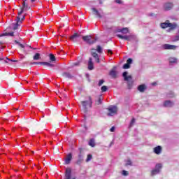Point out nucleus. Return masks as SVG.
I'll return each instance as SVG.
<instances>
[{
  "label": "nucleus",
  "mask_w": 179,
  "mask_h": 179,
  "mask_svg": "<svg viewBox=\"0 0 179 179\" xmlns=\"http://www.w3.org/2000/svg\"><path fill=\"white\" fill-rule=\"evenodd\" d=\"M29 9H30V7L29 6V5L26 4V1H23L21 10L18 13V16H17V18H16V23L11 24L10 26L8 27L7 29L9 30H13V31H15V30H17V27H19V24L22 23L23 20H24V19H26V16L24 15L22 17H20L22 15V13H23L24 10L27 11Z\"/></svg>",
  "instance_id": "nucleus-1"
},
{
  "label": "nucleus",
  "mask_w": 179,
  "mask_h": 179,
  "mask_svg": "<svg viewBox=\"0 0 179 179\" xmlns=\"http://www.w3.org/2000/svg\"><path fill=\"white\" fill-rule=\"evenodd\" d=\"M162 29H167L169 27V31L171 30H174L177 27L176 23H170L169 20H166L165 22H162L160 24Z\"/></svg>",
  "instance_id": "nucleus-2"
},
{
  "label": "nucleus",
  "mask_w": 179,
  "mask_h": 179,
  "mask_svg": "<svg viewBox=\"0 0 179 179\" xmlns=\"http://www.w3.org/2000/svg\"><path fill=\"white\" fill-rule=\"evenodd\" d=\"M108 113H107V115L108 117H113V115H117L118 113V108L115 106H110L108 108Z\"/></svg>",
  "instance_id": "nucleus-3"
},
{
  "label": "nucleus",
  "mask_w": 179,
  "mask_h": 179,
  "mask_svg": "<svg viewBox=\"0 0 179 179\" xmlns=\"http://www.w3.org/2000/svg\"><path fill=\"white\" fill-rule=\"evenodd\" d=\"M83 40L87 43V44H94L96 41H97V38L92 36H83Z\"/></svg>",
  "instance_id": "nucleus-4"
},
{
  "label": "nucleus",
  "mask_w": 179,
  "mask_h": 179,
  "mask_svg": "<svg viewBox=\"0 0 179 179\" xmlns=\"http://www.w3.org/2000/svg\"><path fill=\"white\" fill-rule=\"evenodd\" d=\"M89 101H82L81 104L85 110V111H87V106L89 107H92V104H93V101H92V96H88Z\"/></svg>",
  "instance_id": "nucleus-5"
},
{
  "label": "nucleus",
  "mask_w": 179,
  "mask_h": 179,
  "mask_svg": "<svg viewBox=\"0 0 179 179\" xmlns=\"http://www.w3.org/2000/svg\"><path fill=\"white\" fill-rule=\"evenodd\" d=\"M122 76L126 82H128V86L129 89H131L132 87V83H131V80H132V76H128V72L124 71L122 74Z\"/></svg>",
  "instance_id": "nucleus-6"
},
{
  "label": "nucleus",
  "mask_w": 179,
  "mask_h": 179,
  "mask_svg": "<svg viewBox=\"0 0 179 179\" xmlns=\"http://www.w3.org/2000/svg\"><path fill=\"white\" fill-rule=\"evenodd\" d=\"M117 37H118V38H121V40H127V41H132V40L136 39V36L134 35L122 36L120 34H117Z\"/></svg>",
  "instance_id": "nucleus-7"
},
{
  "label": "nucleus",
  "mask_w": 179,
  "mask_h": 179,
  "mask_svg": "<svg viewBox=\"0 0 179 179\" xmlns=\"http://www.w3.org/2000/svg\"><path fill=\"white\" fill-rule=\"evenodd\" d=\"M162 164H157L155 169L151 171V176H156V174H159L160 173V170H162Z\"/></svg>",
  "instance_id": "nucleus-8"
},
{
  "label": "nucleus",
  "mask_w": 179,
  "mask_h": 179,
  "mask_svg": "<svg viewBox=\"0 0 179 179\" xmlns=\"http://www.w3.org/2000/svg\"><path fill=\"white\" fill-rule=\"evenodd\" d=\"M85 157V155H83V152H82V150L80 149V153L78 155V158L76 162V164H78V166H80L82 163H83V158Z\"/></svg>",
  "instance_id": "nucleus-9"
},
{
  "label": "nucleus",
  "mask_w": 179,
  "mask_h": 179,
  "mask_svg": "<svg viewBox=\"0 0 179 179\" xmlns=\"http://www.w3.org/2000/svg\"><path fill=\"white\" fill-rule=\"evenodd\" d=\"M91 55L93 57V58L95 59L96 62H97V64H99L100 62V57H99V55L97 54V52H96L95 49H92L91 50Z\"/></svg>",
  "instance_id": "nucleus-10"
},
{
  "label": "nucleus",
  "mask_w": 179,
  "mask_h": 179,
  "mask_svg": "<svg viewBox=\"0 0 179 179\" xmlns=\"http://www.w3.org/2000/svg\"><path fill=\"white\" fill-rule=\"evenodd\" d=\"M91 9L93 15H95V16L99 17V19H101V17H103V13H100L98 10L96 9V8H92Z\"/></svg>",
  "instance_id": "nucleus-11"
},
{
  "label": "nucleus",
  "mask_w": 179,
  "mask_h": 179,
  "mask_svg": "<svg viewBox=\"0 0 179 179\" xmlns=\"http://www.w3.org/2000/svg\"><path fill=\"white\" fill-rule=\"evenodd\" d=\"M163 50H176L177 48L176 45L170 44H164L162 45Z\"/></svg>",
  "instance_id": "nucleus-12"
},
{
  "label": "nucleus",
  "mask_w": 179,
  "mask_h": 179,
  "mask_svg": "<svg viewBox=\"0 0 179 179\" xmlns=\"http://www.w3.org/2000/svg\"><path fill=\"white\" fill-rule=\"evenodd\" d=\"M173 6H174V5L171 2H166V3H164V9L165 10H171V9H173Z\"/></svg>",
  "instance_id": "nucleus-13"
},
{
  "label": "nucleus",
  "mask_w": 179,
  "mask_h": 179,
  "mask_svg": "<svg viewBox=\"0 0 179 179\" xmlns=\"http://www.w3.org/2000/svg\"><path fill=\"white\" fill-rule=\"evenodd\" d=\"M79 37H80V35L78 33H75L70 37V40L76 43V41H78V38H79Z\"/></svg>",
  "instance_id": "nucleus-14"
},
{
  "label": "nucleus",
  "mask_w": 179,
  "mask_h": 179,
  "mask_svg": "<svg viewBox=\"0 0 179 179\" xmlns=\"http://www.w3.org/2000/svg\"><path fill=\"white\" fill-rule=\"evenodd\" d=\"M162 146L160 145H158L153 148V152L154 153H155V155H160L162 153Z\"/></svg>",
  "instance_id": "nucleus-15"
},
{
  "label": "nucleus",
  "mask_w": 179,
  "mask_h": 179,
  "mask_svg": "<svg viewBox=\"0 0 179 179\" xmlns=\"http://www.w3.org/2000/svg\"><path fill=\"white\" fill-rule=\"evenodd\" d=\"M88 69L90 71H93V69H94V64H93V59H92V57H90L89 59Z\"/></svg>",
  "instance_id": "nucleus-16"
},
{
  "label": "nucleus",
  "mask_w": 179,
  "mask_h": 179,
  "mask_svg": "<svg viewBox=\"0 0 179 179\" xmlns=\"http://www.w3.org/2000/svg\"><path fill=\"white\" fill-rule=\"evenodd\" d=\"M173 106H174V102L171 101H165L164 102V107H173Z\"/></svg>",
  "instance_id": "nucleus-17"
},
{
  "label": "nucleus",
  "mask_w": 179,
  "mask_h": 179,
  "mask_svg": "<svg viewBox=\"0 0 179 179\" xmlns=\"http://www.w3.org/2000/svg\"><path fill=\"white\" fill-rule=\"evenodd\" d=\"M5 36H10V37H15V31L5 32L0 34V37H4Z\"/></svg>",
  "instance_id": "nucleus-18"
},
{
  "label": "nucleus",
  "mask_w": 179,
  "mask_h": 179,
  "mask_svg": "<svg viewBox=\"0 0 179 179\" xmlns=\"http://www.w3.org/2000/svg\"><path fill=\"white\" fill-rule=\"evenodd\" d=\"M146 90V85L145 84L141 85L138 87V91L143 93Z\"/></svg>",
  "instance_id": "nucleus-19"
},
{
  "label": "nucleus",
  "mask_w": 179,
  "mask_h": 179,
  "mask_svg": "<svg viewBox=\"0 0 179 179\" xmlns=\"http://www.w3.org/2000/svg\"><path fill=\"white\" fill-rule=\"evenodd\" d=\"M71 160H72V154L70 153L69 154L66 159H65V164H69L71 163Z\"/></svg>",
  "instance_id": "nucleus-20"
},
{
  "label": "nucleus",
  "mask_w": 179,
  "mask_h": 179,
  "mask_svg": "<svg viewBox=\"0 0 179 179\" xmlns=\"http://www.w3.org/2000/svg\"><path fill=\"white\" fill-rule=\"evenodd\" d=\"M88 145L91 146V148H94V146H96V141L94 140V138H91L89 141Z\"/></svg>",
  "instance_id": "nucleus-21"
},
{
  "label": "nucleus",
  "mask_w": 179,
  "mask_h": 179,
  "mask_svg": "<svg viewBox=\"0 0 179 179\" xmlns=\"http://www.w3.org/2000/svg\"><path fill=\"white\" fill-rule=\"evenodd\" d=\"M169 63L171 64H177V62L178 61V59L176 57H170L169 59Z\"/></svg>",
  "instance_id": "nucleus-22"
},
{
  "label": "nucleus",
  "mask_w": 179,
  "mask_h": 179,
  "mask_svg": "<svg viewBox=\"0 0 179 179\" xmlns=\"http://www.w3.org/2000/svg\"><path fill=\"white\" fill-rule=\"evenodd\" d=\"M45 66H47L50 69V68H54L55 65L54 64V62H45Z\"/></svg>",
  "instance_id": "nucleus-23"
},
{
  "label": "nucleus",
  "mask_w": 179,
  "mask_h": 179,
  "mask_svg": "<svg viewBox=\"0 0 179 179\" xmlns=\"http://www.w3.org/2000/svg\"><path fill=\"white\" fill-rule=\"evenodd\" d=\"M63 76L64 78H68V79H72V78H73V76H72L71 73L66 72L63 73Z\"/></svg>",
  "instance_id": "nucleus-24"
},
{
  "label": "nucleus",
  "mask_w": 179,
  "mask_h": 179,
  "mask_svg": "<svg viewBox=\"0 0 179 179\" xmlns=\"http://www.w3.org/2000/svg\"><path fill=\"white\" fill-rule=\"evenodd\" d=\"M41 57H40V53H36L34 55V56L33 57V59L34 61H38V59H41Z\"/></svg>",
  "instance_id": "nucleus-25"
},
{
  "label": "nucleus",
  "mask_w": 179,
  "mask_h": 179,
  "mask_svg": "<svg viewBox=\"0 0 179 179\" xmlns=\"http://www.w3.org/2000/svg\"><path fill=\"white\" fill-rule=\"evenodd\" d=\"M9 62H17V60H13V59H10L8 57H6V59L4 60V62L6 64H9Z\"/></svg>",
  "instance_id": "nucleus-26"
},
{
  "label": "nucleus",
  "mask_w": 179,
  "mask_h": 179,
  "mask_svg": "<svg viewBox=\"0 0 179 179\" xmlns=\"http://www.w3.org/2000/svg\"><path fill=\"white\" fill-rule=\"evenodd\" d=\"M99 52V54H101L103 52V48H101V46L97 45L96 52Z\"/></svg>",
  "instance_id": "nucleus-27"
},
{
  "label": "nucleus",
  "mask_w": 179,
  "mask_h": 179,
  "mask_svg": "<svg viewBox=\"0 0 179 179\" xmlns=\"http://www.w3.org/2000/svg\"><path fill=\"white\" fill-rule=\"evenodd\" d=\"M110 75L113 78H117V71H114V70H112V71L110 72Z\"/></svg>",
  "instance_id": "nucleus-28"
},
{
  "label": "nucleus",
  "mask_w": 179,
  "mask_h": 179,
  "mask_svg": "<svg viewBox=\"0 0 179 179\" xmlns=\"http://www.w3.org/2000/svg\"><path fill=\"white\" fill-rule=\"evenodd\" d=\"M102 101H103V96L100 95L99 96L98 101H96V104L99 106L101 104Z\"/></svg>",
  "instance_id": "nucleus-29"
},
{
  "label": "nucleus",
  "mask_w": 179,
  "mask_h": 179,
  "mask_svg": "<svg viewBox=\"0 0 179 179\" xmlns=\"http://www.w3.org/2000/svg\"><path fill=\"white\" fill-rule=\"evenodd\" d=\"M49 58H50V62H55V56H54V55L50 54L49 55Z\"/></svg>",
  "instance_id": "nucleus-30"
},
{
  "label": "nucleus",
  "mask_w": 179,
  "mask_h": 179,
  "mask_svg": "<svg viewBox=\"0 0 179 179\" xmlns=\"http://www.w3.org/2000/svg\"><path fill=\"white\" fill-rule=\"evenodd\" d=\"M125 162V166H132V161L130 159H127Z\"/></svg>",
  "instance_id": "nucleus-31"
},
{
  "label": "nucleus",
  "mask_w": 179,
  "mask_h": 179,
  "mask_svg": "<svg viewBox=\"0 0 179 179\" xmlns=\"http://www.w3.org/2000/svg\"><path fill=\"white\" fill-rule=\"evenodd\" d=\"M135 122H136L135 118H133L131 120V121L130 122V124L129 125V128H132V127H134V125H135Z\"/></svg>",
  "instance_id": "nucleus-32"
},
{
  "label": "nucleus",
  "mask_w": 179,
  "mask_h": 179,
  "mask_svg": "<svg viewBox=\"0 0 179 179\" xmlns=\"http://www.w3.org/2000/svg\"><path fill=\"white\" fill-rule=\"evenodd\" d=\"M129 30L128 28H122V33L123 34H127L128 33Z\"/></svg>",
  "instance_id": "nucleus-33"
},
{
  "label": "nucleus",
  "mask_w": 179,
  "mask_h": 179,
  "mask_svg": "<svg viewBox=\"0 0 179 179\" xmlns=\"http://www.w3.org/2000/svg\"><path fill=\"white\" fill-rule=\"evenodd\" d=\"M130 65L128 63H126L125 64H124L123 66V69H129L130 68Z\"/></svg>",
  "instance_id": "nucleus-34"
},
{
  "label": "nucleus",
  "mask_w": 179,
  "mask_h": 179,
  "mask_svg": "<svg viewBox=\"0 0 179 179\" xmlns=\"http://www.w3.org/2000/svg\"><path fill=\"white\" fill-rule=\"evenodd\" d=\"M92 155H90V154L88 155L87 157V159H86L87 163L90 162V160H92Z\"/></svg>",
  "instance_id": "nucleus-35"
},
{
  "label": "nucleus",
  "mask_w": 179,
  "mask_h": 179,
  "mask_svg": "<svg viewBox=\"0 0 179 179\" xmlns=\"http://www.w3.org/2000/svg\"><path fill=\"white\" fill-rule=\"evenodd\" d=\"M122 176H129V173L125 170H123L122 171Z\"/></svg>",
  "instance_id": "nucleus-36"
},
{
  "label": "nucleus",
  "mask_w": 179,
  "mask_h": 179,
  "mask_svg": "<svg viewBox=\"0 0 179 179\" xmlns=\"http://www.w3.org/2000/svg\"><path fill=\"white\" fill-rule=\"evenodd\" d=\"M40 121H41V122H42L43 124H44V122H45V118L44 115H43L42 117H40Z\"/></svg>",
  "instance_id": "nucleus-37"
},
{
  "label": "nucleus",
  "mask_w": 179,
  "mask_h": 179,
  "mask_svg": "<svg viewBox=\"0 0 179 179\" xmlns=\"http://www.w3.org/2000/svg\"><path fill=\"white\" fill-rule=\"evenodd\" d=\"M34 65H45V62H34Z\"/></svg>",
  "instance_id": "nucleus-38"
},
{
  "label": "nucleus",
  "mask_w": 179,
  "mask_h": 179,
  "mask_svg": "<svg viewBox=\"0 0 179 179\" xmlns=\"http://www.w3.org/2000/svg\"><path fill=\"white\" fill-rule=\"evenodd\" d=\"M101 92H107V90H108L107 86L106 85L102 86L101 87Z\"/></svg>",
  "instance_id": "nucleus-39"
},
{
  "label": "nucleus",
  "mask_w": 179,
  "mask_h": 179,
  "mask_svg": "<svg viewBox=\"0 0 179 179\" xmlns=\"http://www.w3.org/2000/svg\"><path fill=\"white\" fill-rule=\"evenodd\" d=\"M127 64H128L129 65H131V64H132V59L129 58L127 61Z\"/></svg>",
  "instance_id": "nucleus-40"
},
{
  "label": "nucleus",
  "mask_w": 179,
  "mask_h": 179,
  "mask_svg": "<svg viewBox=\"0 0 179 179\" xmlns=\"http://www.w3.org/2000/svg\"><path fill=\"white\" fill-rule=\"evenodd\" d=\"M115 2L116 3H118L119 5H121V3H122V1L121 0H115Z\"/></svg>",
  "instance_id": "nucleus-41"
},
{
  "label": "nucleus",
  "mask_w": 179,
  "mask_h": 179,
  "mask_svg": "<svg viewBox=\"0 0 179 179\" xmlns=\"http://www.w3.org/2000/svg\"><path fill=\"white\" fill-rule=\"evenodd\" d=\"M103 83H104V80H100L99 82V86H101V85H103Z\"/></svg>",
  "instance_id": "nucleus-42"
},
{
  "label": "nucleus",
  "mask_w": 179,
  "mask_h": 179,
  "mask_svg": "<svg viewBox=\"0 0 179 179\" xmlns=\"http://www.w3.org/2000/svg\"><path fill=\"white\" fill-rule=\"evenodd\" d=\"M168 97H170L171 99H173V97H174V93L169 94L168 95Z\"/></svg>",
  "instance_id": "nucleus-43"
},
{
  "label": "nucleus",
  "mask_w": 179,
  "mask_h": 179,
  "mask_svg": "<svg viewBox=\"0 0 179 179\" xmlns=\"http://www.w3.org/2000/svg\"><path fill=\"white\" fill-rule=\"evenodd\" d=\"M110 132H114V131H115V127H112L110 129Z\"/></svg>",
  "instance_id": "nucleus-44"
},
{
  "label": "nucleus",
  "mask_w": 179,
  "mask_h": 179,
  "mask_svg": "<svg viewBox=\"0 0 179 179\" xmlns=\"http://www.w3.org/2000/svg\"><path fill=\"white\" fill-rule=\"evenodd\" d=\"M6 59H6H4V58H0V62L1 61H2V64H6L5 63V60Z\"/></svg>",
  "instance_id": "nucleus-45"
},
{
  "label": "nucleus",
  "mask_w": 179,
  "mask_h": 179,
  "mask_svg": "<svg viewBox=\"0 0 179 179\" xmlns=\"http://www.w3.org/2000/svg\"><path fill=\"white\" fill-rule=\"evenodd\" d=\"M117 33H122V29H117Z\"/></svg>",
  "instance_id": "nucleus-46"
},
{
  "label": "nucleus",
  "mask_w": 179,
  "mask_h": 179,
  "mask_svg": "<svg viewBox=\"0 0 179 179\" xmlns=\"http://www.w3.org/2000/svg\"><path fill=\"white\" fill-rule=\"evenodd\" d=\"M20 47H21V48H24V45H23V44L22 43H19Z\"/></svg>",
  "instance_id": "nucleus-47"
},
{
  "label": "nucleus",
  "mask_w": 179,
  "mask_h": 179,
  "mask_svg": "<svg viewBox=\"0 0 179 179\" xmlns=\"http://www.w3.org/2000/svg\"><path fill=\"white\" fill-rule=\"evenodd\" d=\"M108 54H110V55L113 54V52L111 51V50H108Z\"/></svg>",
  "instance_id": "nucleus-48"
},
{
  "label": "nucleus",
  "mask_w": 179,
  "mask_h": 179,
  "mask_svg": "<svg viewBox=\"0 0 179 179\" xmlns=\"http://www.w3.org/2000/svg\"><path fill=\"white\" fill-rule=\"evenodd\" d=\"M3 44H5V41H0V45H3Z\"/></svg>",
  "instance_id": "nucleus-49"
},
{
  "label": "nucleus",
  "mask_w": 179,
  "mask_h": 179,
  "mask_svg": "<svg viewBox=\"0 0 179 179\" xmlns=\"http://www.w3.org/2000/svg\"><path fill=\"white\" fill-rule=\"evenodd\" d=\"M15 44H18V45L20 44V43L17 41H15Z\"/></svg>",
  "instance_id": "nucleus-50"
},
{
  "label": "nucleus",
  "mask_w": 179,
  "mask_h": 179,
  "mask_svg": "<svg viewBox=\"0 0 179 179\" xmlns=\"http://www.w3.org/2000/svg\"><path fill=\"white\" fill-rule=\"evenodd\" d=\"M100 5L103 4V1L101 0H99Z\"/></svg>",
  "instance_id": "nucleus-51"
},
{
  "label": "nucleus",
  "mask_w": 179,
  "mask_h": 179,
  "mask_svg": "<svg viewBox=\"0 0 179 179\" xmlns=\"http://www.w3.org/2000/svg\"><path fill=\"white\" fill-rule=\"evenodd\" d=\"M74 65H76V66L79 65V62L75 63Z\"/></svg>",
  "instance_id": "nucleus-52"
},
{
  "label": "nucleus",
  "mask_w": 179,
  "mask_h": 179,
  "mask_svg": "<svg viewBox=\"0 0 179 179\" xmlns=\"http://www.w3.org/2000/svg\"><path fill=\"white\" fill-rule=\"evenodd\" d=\"M31 2L33 3V2H36V0H31Z\"/></svg>",
  "instance_id": "nucleus-53"
},
{
  "label": "nucleus",
  "mask_w": 179,
  "mask_h": 179,
  "mask_svg": "<svg viewBox=\"0 0 179 179\" xmlns=\"http://www.w3.org/2000/svg\"><path fill=\"white\" fill-rule=\"evenodd\" d=\"M152 86H156V83H153Z\"/></svg>",
  "instance_id": "nucleus-54"
},
{
  "label": "nucleus",
  "mask_w": 179,
  "mask_h": 179,
  "mask_svg": "<svg viewBox=\"0 0 179 179\" xmlns=\"http://www.w3.org/2000/svg\"><path fill=\"white\" fill-rule=\"evenodd\" d=\"M29 48H33L31 46H29Z\"/></svg>",
  "instance_id": "nucleus-55"
},
{
  "label": "nucleus",
  "mask_w": 179,
  "mask_h": 179,
  "mask_svg": "<svg viewBox=\"0 0 179 179\" xmlns=\"http://www.w3.org/2000/svg\"><path fill=\"white\" fill-rule=\"evenodd\" d=\"M26 1H27V0H24L23 1L26 2Z\"/></svg>",
  "instance_id": "nucleus-56"
},
{
  "label": "nucleus",
  "mask_w": 179,
  "mask_h": 179,
  "mask_svg": "<svg viewBox=\"0 0 179 179\" xmlns=\"http://www.w3.org/2000/svg\"><path fill=\"white\" fill-rule=\"evenodd\" d=\"M34 50H36V48H34Z\"/></svg>",
  "instance_id": "nucleus-57"
},
{
  "label": "nucleus",
  "mask_w": 179,
  "mask_h": 179,
  "mask_svg": "<svg viewBox=\"0 0 179 179\" xmlns=\"http://www.w3.org/2000/svg\"><path fill=\"white\" fill-rule=\"evenodd\" d=\"M15 110H19L18 108H16Z\"/></svg>",
  "instance_id": "nucleus-58"
}]
</instances>
